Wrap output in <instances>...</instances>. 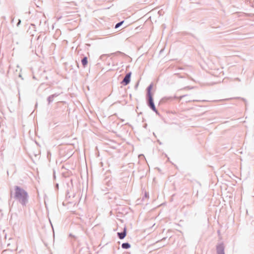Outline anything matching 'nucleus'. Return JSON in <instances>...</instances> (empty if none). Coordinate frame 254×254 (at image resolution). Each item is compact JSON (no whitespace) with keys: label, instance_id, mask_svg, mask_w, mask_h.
I'll list each match as a JSON object with an SVG mask.
<instances>
[{"label":"nucleus","instance_id":"nucleus-1","mask_svg":"<svg viewBox=\"0 0 254 254\" xmlns=\"http://www.w3.org/2000/svg\"><path fill=\"white\" fill-rule=\"evenodd\" d=\"M11 198H14L22 206H26L28 202L29 195L26 190L18 186H15L10 190Z\"/></svg>","mask_w":254,"mask_h":254},{"label":"nucleus","instance_id":"nucleus-2","mask_svg":"<svg viewBox=\"0 0 254 254\" xmlns=\"http://www.w3.org/2000/svg\"><path fill=\"white\" fill-rule=\"evenodd\" d=\"M152 84H150L147 87L148 106L156 114H158V111L155 108V105L153 102V98L151 94V90L152 89Z\"/></svg>","mask_w":254,"mask_h":254},{"label":"nucleus","instance_id":"nucleus-3","mask_svg":"<svg viewBox=\"0 0 254 254\" xmlns=\"http://www.w3.org/2000/svg\"><path fill=\"white\" fill-rule=\"evenodd\" d=\"M131 74V73L130 72L126 75L125 77H124V79L122 82V83L123 84H124V85H127L130 82Z\"/></svg>","mask_w":254,"mask_h":254},{"label":"nucleus","instance_id":"nucleus-4","mask_svg":"<svg viewBox=\"0 0 254 254\" xmlns=\"http://www.w3.org/2000/svg\"><path fill=\"white\" fill-rule=\"evenodd\" d=\"M177 98V96H165L162 98L161 100V102L163 103H166L168 102H171L174 99Z\"/></svg>","mask_w":254,"mask_h":254},{"label":"nucleus","instance_id":"nucleus-5","mask_svg":"<svg viewBox=\"0 0 254 254\" xmlns=\"http://www.w3.org/2000/svg\"><path fill=\"white\" fill-rule=\"evenodd\" d=\"M217 254H225L224 246L223 244H218L216 247Z\"/></svg>","mask_w":254,"mask_h":254},{"label":"nucleus","instance_id":"nucleus-6","mask_svg":"<svg viewBox=\"0 0 254 254\" xmlns=\"http://www.w3.org/2000/svg\"><path fill=\"white\" fill-rule=\"evenodd\" d=\"M60 94L55 93L49 96L47 99L48 104H50L51 103H52L54 100V98L58 96Z\"/></svg>","mask_w":254,"mask_h":254},{"label":"nucleus","instance_id":"nucleus-7","mask_svg":"<svg viewBox=\"0 0 254 254\" xmlns=\"http://www.w3.org/2000/svg\"><path fill=\"white\" fill-rule=\"evenodd\" d=\"M118 235L119 238L120 239H124L126 236V229H124V231L121 233H118Z\"/></svg>","mask_w":254,"mask_h":254},{"label":"nucleus","instance_id":"nucleus-8","mask_svg":"<svg viewBox=\"0 0 254 254\" xmlns=\"http://www.w3.org/2000/svg\"><path fill=\"white\" fill-rule=\"evenodd\" d=\"M87 57H84L82 60H81V63L83 66L85 67L87 64Z\"/></svg>","mask_w":254,"mask_h":254},{"label":"nucleus","instance_id":"nucleus-9","mask_svg":"<svg viewBox=\"0 0 254 254\" xmlns=\"http://www.w3.org/2000/svg\"><path fill=\"white\" fill-rule=\"evenodd\" d=\"M130 247V245L128 243H125L122 244V248L125 249H127Z\"/></svg>","mask_w":254,"mask_h":254},{"label":"nucleus","instance_id":"nucleus-10","mask_svg":"<svg viewBox=\"0 0 254 254\" xmlns=\"http://www.w3.org/2000/svg\"><path fill=\"white\" fill-rule=\"evenodd\" d=\"M123 23V21L118 23L117 24H116V25L115 26V28H117L119 27Z\"/></svg>","mask_w":254,"mask_h":254},{"label":"nucleus","instance_id":"nucleus-11","mask_svg":"<svg viewBox=\"0 0 254 254\" xmlns=\"http://www.w3.org/2000/svg\"><path fill=\"white\" fill-rule=\"evenodd\" d=\"M114 54H115V55H116V56H119V55H124V53H122V52H116V53H114Z\"/></svg>","mask_w":254,"mask_h":254},{"label":"nucleus","instance_id":"nucleus-12","mask_svg":"<svg viewBox=\"0 0 254 254\" xmlns=\"http://www.w3.org/2000/svg\"><path fill=\"white\" fill-rule=\"evenodd\" d=\"M186 95H183V96H181L180 97H177V98L176 99H179V100H181L183 97H184Z\"/></svg>","mask_w":254,"mask_h":254},{"label":"nucleus","instance_id":"nucleus-13","mask_svg":"<svg viewBox=\"0 0 254 254\" xmlns=\"http://www.w3.org/2000/svg\"><path fill=\"white\" fill-rule=\"evenodd\" d=\"M144 197H146V198H148L149 197V194L147 192H145V194H144Z\"/></svg>","mask_w":254,"mask_h":254},{"label":"nucleus","instance_id":"nucleus-14","mask_svg":"<svg viewBox=\"0 0 254 254\" xmlns=\"http://www.w3.org/2000/svg\"><path fill=\"white\" fill-rule=\"evenodd\" d=\"M144 157L143 155L141 154V155H139V157Z\"/></svg>","mask_w":254,"mask_h":254},{"label":"nucleus","instance_id":"nucleus-15","mask_svg":"<svg viewBox=\"0 0 254 254\" xmlns=\"http://www.w3.org/2000/svg\"><path fill=\"white\" fill-rule=\"evenodd\" d=\"M20 20H19V22H18L17 25H18L19 24H20Z\"/></svg>","mask_w":254,"mask_h":254}]
</instances>
